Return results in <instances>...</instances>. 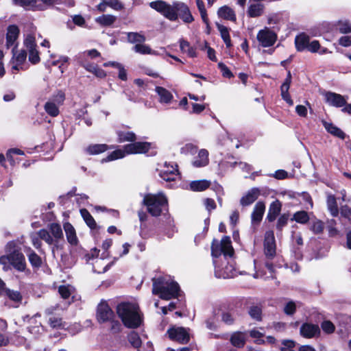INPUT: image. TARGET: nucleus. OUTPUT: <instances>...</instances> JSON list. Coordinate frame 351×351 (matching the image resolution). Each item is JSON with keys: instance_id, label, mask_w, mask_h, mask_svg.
<instances>
[{"instance_id": "nucleus-49", "label": "nucleus", "mask_w": 351, "mask_h": 351, "mask_svg": "<svg viewBox=\"0 0 351 351\" xmlns=\"http://www.w3.org/2000/svg\"><path fill=\"white\" fill-rule=\"evenodd\" d=\"M249 315L252 319L256 321H261L262 317V310L257 306H251L249 310Z\"/></svg>"}, {"instance_id": "nucleus-61", "label": "nucleus", "mask_w": 351, "mask_h": 351, "mask_svg": "<svg viewBox=\"0 0 351 351\" xmlns=\"http://www.w3.org/2000/svg\"><path fill=\"white\" fill-rule=\"evenodd\" d=\"M0 265H3V269L5 271L8 270L10 265V254L6 256H1L0 257Z\"/></svg>"}, {"instance_id": "nucleus-8", "label": "nucleus", "mask_w": 351, "mask_h": 351, "mask_svg": "<svg viewBox=\"0 0 351 351\" xmlns=\"http://www.w3.org/2000/svg\"><path fill=\"white\" fill-rule=\"evenodd\" d=\"M169 337L180 343H187L190 340L189 331L182 327H173L167 330Z\"/></svg>"}, {"instance_id": "nucleus-41", "label": "nucleus", "mask_w": 351, "mask_h": 351, "mask_svg": "<svg viewBox=\"0 0 351 351\" xmlns=\"http://www.w3.org/2000/svg\"><path fill=\"white\" fill-rule=\"evenodd\" d=\"M107 149L108 146L106 144L91 145L86 148L87 152L92 155L103 153Z\"/></svg>"}, {"instance_id": "nucleus-30", "label": "nucleus", "mask_w": 351, "mask_h": 351, "mask_svg": "<svg viewBox=\"0 0 351 351\" xmlns=\"http://www.w3.org/2000/svg\"><path fill=\"white\" fill-rule=\"evenodd\" d=\"M326 203L328 209L331 215L333 217H337L339 214V208L335 197L333 195L328 194L327 195Z\"/></svg>"}, {"instance_id": "nucleus-16", "label": "nucleus", "mask_w": 351, "mask_h": 351, "mask_svg": "<svg viewBox=\"0 0 351 351\" xmlns=\"http://www.w3.org/2000/svg\"><path fill=\"white\" fill-rule=\"evenodd\" d=\"M326 101L330 106L342 107L346 104L344 97L335 93L328 92L324 95Z\"/></svg>"}, {"instance_id": "nucleus-32", "label": "nucleus", "mask_w": 351, "mask_h": 351, "mask_svg": "<svg viewBox=\"0 0 351 351\" xmlns=\"http://www.w3.org/2000/svg\"><path fill=\"white\" fill-rule=\"evenodd\" d=\"M0 295L7 296L9 299L14 302H21L22 300V295L19 291L10 289H5V287H3V291L1 293H0Z\"/></svg>"}, {"instance_id": "nucleus-33", "label": "nucleus", "mask_w": 351, "mask_h": 351, "mask_svg": "<svg viewBox=\"0 0 351 351\" xmlns=\"http://www.w3.org/2000/svg\"><path fill=\"white\" fill-rule=\"evenodd\" d=\"M210 182L206 180L193 181L190 184V188L193 191H202L210 186Z\"/></svg>"}, {"instance_id": "nucleus-29", "label": "nucleus", "mask_w": 351, "mask_h": 351, "mask_svg": "<svg viewBox=\"0 0 351 351\" xmlns=\"http://www.w3.org/2000/svg\"><path fill=\"white\" fill-rule=\"evenodd\" d=\"M216 26L220 32L221 37L225 43L226 47H230L232 46V43L229 33L230 29L223 25L219 24V23H216Z\"/></svg>"}, {"instance_id": "nucleus-15", "label": "nucleus", "mask_w": 351, "mask_h": 351, "mask_svg": "<svg viewBox=\"0 0 351 351\" xmlns=\"http://www.w3.org/2000/svg\"><path fill=\"white\" fill-rule=\"evenodd\" d=\"M261 191L258 188H252L249 190L240 199V204L243 206H247L254 203L259 197Z\"/></svg>"}, {"instance_id": "nucleus-48", "label": "nucleus", "mask_w": 351, "mask_h": 351, "mask_svg": "<svg viewBox=\"0 0 351 351\" xmlns=\"http://www.w3.org/2000/svg\"><path fill=\"white\" fill-rule=\"evenodd\" d=\"M324 223L319 219H315L312 221L310 229L315 234L322 233L324 230Z\"/></svg>"}, {"instance_id": "nucleus-27", "label": "nucleus", "mask_w": 351, "mask_h": 351, "mask_svg": "<svg viewBox=\"0 0 351 351\" xmlns=\"http://www.w3.org/2000/svg\"><path fill=\"white\" fill-rule=\"evenodd\" d=\"M160 99V103L169 104L173 99L172 94L166 88L161 86H156L155 89Z\"/></svg>"}, {"instance_id": "nucleus-4", "label": "nucleus", "mask_w": 351, "mask_h": 351, "mask_svg": "<svg viewBox=\"0 0 351 351\" xmlns=\"http://www.w3.org/2000/svg\"><path fill=\"white\" fill-rule=\"evenodd\" d=\"M143 203L147 206L148 212L152 216H159L163 208L167 204L165 196L161 193L147 194L144 197Z\"/></svg>"}, {"instance_id": "nucleus-23", "label": "nucleus", "mask_w": 351, "mask_h": 351, "mask_svg": "<svg viewBox=\"0 0 351 351\" xmlns=\"http://www.w3.org/2000/svg\"><path fill=\"white\" fill-rule=\"evenodd\" d=\"M19 34V29L16 25H10L7 29L6 46L8 48L12 46L17 40Z\"/></svg>"}, {"instance_id": "nucleus-9", "label": "nucleus", "mask_w": 351, "mask_h": 351, "mask_svg": "<svg viewBox=\"0 0 351 351\" xmlns=\"http://www.w3.org/2000/svg\"><path fill=\"white\" fill-rule=\"evenodd\" d=\"M24 45L29 52V60L33 64L39 62V53L36 49L34 36L28 35L24 40Z\"/></svg>"}, {"instance_id": "nucleus-7", "label": "nucleus", "mask_w": 351, "mask_h": 351, "mask_svg": "<svg viewBox=\"0 0 351 351\" xmlns=\"http://www.w3.org/2000/svg\"><path fill=\"white\" fill-rule=\"evenodd\" d=\"M256 38L262 47H269L276 43L277 35L274 32L265 27L258 32Z\"/></svg>"}, {"instance_id": "nucleus-5", "label": "nucleus", "mask_w": 351, "mask_h": 351, "mask_svg": "<svg viewBox=\"0 0 351 351\" xmlns=\"http://www.w3.org/2000/svg\"><path fill=\"white\" fill-rule=\"evenodd\" d=\"M177 3L178 2H174L171 5L165 1L157 0L150 2L149 6L167 19L175 21L178 19Z\"/></svg>"}, {"instance_id": "nucleus-46", "label": "nucleus", "mask_w": 351, "mask_h": 351, "mask_svg": "<svg viewBox=\"0 0 351 351\" xmlns=\"http://www.w3.org/2000/svg\"><path fill=\"white\" fill-rule=\"evenodd\" d=\"M126 154H128L125 152V146L123 149H117L112 152L110 154H109L105 159L103 160L105 162L111 161L119 158H123Z\"/></svg>"}, {"instance_id": "nucleus-13", "label": "nucleus", "mask_w": 351, "mask_h": 351, "mask_svg": "<svg viewBox=\"0 0 351 351\" xmlns=\"http://www.w3.org/2000/svg\"><path fill=\"white\" fill-rule=\"evenodd\" d=\"M150 143L147 142H136L125 145L128 154H145L150 149Z\"/></svg>"}, {"instance_id": "nucleus-17", "label": "nucleus", "mask_w": 351, "mask_h": 351, "mask_svg": "<svg viewBox=\"0 0 351 351\" xmlns=\"http://www.w3.org/2000/svg\"><path fill=\"white\" fill-rule=\"evenodd\" d=\"M176 13L178 17L180 16L184 23H190L194 20L189 7L184 3L178 2Z\"/></svg>"}, {"instance_id": "nucleus-39", "label": "nucleus", "mask_w": 351, "mask_h": 351, "mask_svg": "<svg viewBox=\"0 0 351 351\" xmlns=\"http://www.w3.org/2000/svg\"><path fill=\"white\" fill-rule=\"evenodd\" d=\"M80 214L89 228L91 229L96 228L97 224L95 219L86 209H81Z\"/></svg>"}, {"instance_id": "nucleus-26", "label": "nucleus", "mask_w": 351, "mask_h": 351, "mask_svg": "<svg viewBox=\"0 0 351 351\" xmlns=\"http://www.w3.org/2000/svg\"><path fill=\"white\" fill-rule=\"evenodd\" d=\"M49 233L51 234V237H53L54 242L57 245L58 241L60 239H63V232L62 228L60 224L56 223H51L49 226Z\"/></svg>"}, {"instance_id": "nucleus-34", "label": "nucleus", "mask_w": 351, "mask_h": 351, "mask_svg": "<svg viewBox=\"0 0 351 351\" xmlns=\"http://www.w3.org/2000/svg\"><path fill=\"white\" fill-rule=\"evenodd\" d=\"M117 19L115 16L111 14H104L95 19V21L101 26H110Z\"/></svg>"}, {"instance_id": "nucleus-43", "label": "nucleus", "mask_w": 351, "mask_h": 351, "mask_svg": "<svg viewBox=\"0 0 351 351\" xmlns=\"http://www.w3.org/2000/svg\"><path fill=\"white\" fill-rule=\"evenodd\" d=\"M291 220L295 221L299 223L304 224L308 221L309 216L304 210L298 211L293 214Z\"/></svg>"}, {"instance_id": "nucleus-56", "label": "nucleus", "mask_w": 351, "mask_h": 351, "mask_svg": "<svg viewBox=\"0 0 351 351\" xmlns=\"http://www.w3.org/2000/svg\"><path fill=\"white\" fill-rule=\"evenodd\" d=\"M58 292L64 299H67L71 295V287L69 286L62 285L58 288Z\"/></svg>"}, {"instance_id": "nucleus-40", "label": "nucleus", "mask_w": 351, "mask_h": 351, "mask_svg": "<svg viewBox=\"0 0 351 351\" xmlns=\"http://www.w3.org/2000/svg\"><path fill=\"white\" fill-rule=\"evenodd\" d=\"M324 127L326 129V130L330 132V134H333L334 136H336L340 138L343 139L345 137V134L343 131H341L339 128L336 127L332 123H329L327 122L324 123Z\"/></svg>"}, {"instance_id": "nucleus-53", "label": "nucleus", "mask_w": 351, "mask_h": 351, "mask_svg": "<svg viewBox=\"0 0 351 351\" xmlns=\"http://www.w3.org/2000/svg\"><path fill=\"white\" fill-rule=\"evenodd\" d=\"M337 28L342 34H347L351 32V25L347 21H339Z\"/></svg>"}, {"instance_id": "nucleus-19", "label": "nucleus", "mask_w": 351, "mask_h": 351, "mask_svg": "<svg viewBox=\"0 0 351 351\" xmlns=\"http://www.w3.org/2000/svg\"><path fill=\"white\" fill-rule=\"evenodd\" d=\"M208 152L205 149H202L198 152L197 156H196L193 162L192 165L195 167H206L209 163Z\"/></svg>"}, {"instance_id": "nucleus-24", "label": "nucleus", "mask_w": 351, "mask_h": 351, "mask_svg": "<svg viewBox=\"0 0 351 351\" xmlns=\"http://www.w3.org/2000/svg\"><path fill=\"white\" fill-rule=\"evenodd\" d=\"M282 204L279 200L274 201L269 206L267 219L269 221H274L280 214Z\"/></svg>"}, {"instance_id": "nucleus-22", "label": "nucleus", "mask_w": 351, "mask_h": 351, "mask_svg": "<svg viewBox=\"0 0 351 351\" xmlns=\"http://www.w3.org/2000/svg\"><path fill=\"white\" fill-rule=\"evenodd\" d=\"M265 210V205L263 202H258L254 207L252 213V223H260L263 219V214Z\"/></svg>"}, {"instance_id": "nucleus-45", "label": "nucleus", "mask_w": 351, "mask_h": 351, "mask_svg": "<svg viewBox=\"0 0 351 351\" xmlns=\"http://www.w3.org/2000/svg\"><path fill=\"white\" fill-rule=\"evenodd\" d=\"M37 234L40 239L45 241L48 245H56L53 237L48 230L45 229H41L37 232Z\"/></svg>"}, {"instance_id": "nucleus-25", "label": "nucleus", "mask_w": 351, "mask_h": 351, "mask_svg": "<svg viewBox=\"0 0 351 351\" xmlns=\"http://www.w3.org/2000/svg\"><path fill=\"white\" fill-rule=\"evenodd\" d=\"M219 17L231 21H236V14L234 11L228 5H223L219 8L217 11Z\"/></svg>"}, {"instance_id": "nucleus-44", "label": "nucleus", "mask_w": 351, "mask_h": 351, "mask_svg": "<svg viewBox=\"0 0 351 351\" xmlns=\"http://www.w3.org/2000/svg\"><path fill=\"white\" fill-rule=\"evenodd\" d=\"M128 340L130 343L135 348H139L141 346L142 341L136 332L132 331L129 333Z\"/></svg>"}, {"instance_id": "nucleus-55", "label": "nucleus", "mask_w": 351, "mask_h": 351, "mask_svg": "<svg viewBox=\"0 0 351 351\" xmlns=\"http://www.w3.org/2000/svg\"><path fill=\"white\" fill-rule=\"evenodd\" d=\"M296 310V304L293 301L288 302L284 307V312L285 314L292 315L295 313Z\"/></svg>"}, {"instance_id": "nucleus-37", "label": "nucleus", "mask_w": 351, "mask_h": 351, "mask_svg": "<svg viewBox=\"0 0 351 351\" xmlns=\"http://www.w3.org/2000/svg\"><path fill=\"white\" fill-rule=\"evenodd\" d=\"M128 41L131 43H143L145 41V36L139 32L127 33Z\"/></svg>"}, {"instance_id": "nucleus-59", "label": "nucleus", "mask_w": 351, "mask_h": 351, "mask_svg": "<svg viewBox=\"0 0 351 351\" xmlns=\"http://www.w3.org/2000/svg\"><path fill=\"white\" fill-rule=\"evenodd\" d=\"M105 3L115 10H119L123 8L121 3L119 0H105Z\"/></svg>"}, {"instance_id": "nucleus-38", "label": "nucleus", "mask_w": 351, "mask_h": 351, "mask_svg": "<svg viewBox=\"0 0 351 351\" xmlns=\"http://www.w3.org/2000/svg\"><path fill=\"white\" fill-rule=\"evenodd\" d=\"M119 137V142L123 143L126 141L133 142L136 140V135L132 132L129 131H119L117 132Z\"/></svg>"}, {"instance_id": "nucleus-36", "label": "nucleus", "mask_w": 351, "mask_h": 351, "mask_svg": "<svg viewBox=\"0 0 351 351\" xmlns=\"http://www.w3.org/2000/svg\"><path fill=\"white\" fill-rule=\"evenodd\" d=\"M133 50L138 53L141 54H152L158 55V53L152 50L148 45H144L143 43L136 44L133 47Z\"/></svg>"}, {"instance_id": "nucleus-28", "label": "nucleus", "mask_w": 351, "mask_h": 351, "mask_svg": "<svg viewBox=\"0 0 351 351\" xmlns=\"http://www.w3.org/2000/svg\"><path fill=\"white\" fill-rule=\"evenodd\" d=\"M309 37L305 34H301L295 37V47L298 51H303L307 49L309 44Z\"/></svg>"}, {"instance_id": "nucleus-60", "label": "nucleus", "mask_w": 351, "mask_h": 351, "mask_svg": "<svg viewBox=\"0 0 351 351\" xmlns=\"http://www.w3.org/2000/svg\"><path fill=\"white\" fill-rule=\"evenodd\" d=\"M218 66L222 72V75L223 77L230 78L233 76L232 72L229 70V69L222 62H219L218 64Z\"/></svg>"}, {"instance_id": "nucleus-14", "label": "nucleus", "mask_w": 351, "mask_h": 351, "mask_svg": "<svg viewBox=\"0 0 351 351\" xmlns=\"http://www.w3.org/2000/svg\"><path fill=\"white\" fill-rule=\"evenodd\" d=\"M300 335L305 338H313L319 334L320 330L317 325L305 323L300 327Z\"/></svg>"}, {"instance_id": "nucleus-20", "label": "nucleus", "mask_w": 351, "mask_h": 351, "mask_svg": "<svg viewBox=\"0 0 351 351\" xmlns=\"http://www.w3.org/2000/svg\"><path fill=\"white\" fill-rule=\"evenodd\" d=\"M15 5L22 6L27 10H44V5L38 3V0H12Z\"/></svg>"}, {"instance_id": "nucleus-3", "label": "nucleus", "mask_w": 351, "mask_h": 351, "mask_svg": "<svg viewBox=\"0 0 351 351\" xmlns=\"http://www.w3.org/2000/svg\"><path fill=\"white\" fill-rule=\"evenodd\" d=\"M152 293L162 300H169L180 295L179 285L170 277L154 278Z\"/></svg>"}, {"instance_id": "nucleus-42", "label": "nucleus", "mask_w": 351, "mask_h": 351, "mask_svg": "<svg viewBox=\"0 0 351 351\" xmlns=\"http://www.w3.org/2000/svg\"><path fill=\"white\" fill-rule=\"evenodd\" d=\"M45 110L51 117H56L59 114L58 105L51 101H48L45 104Z\"/></svg>"}, {"instance_id": "nucleus-21", "label": "nucleus", "mask_w": 351, "mask_h": 351, "mask_svg": "<svg viewBox=\"0 0 351 351\" xmlns=\"http://www.w3.org/2000/svg\"><path fill=\"white\" fill-rule=\"evenodd\" d=\"M63 228L67 241L72 245H77L78 243V239L74 227L70 223L66 222L64 223Z\"/></svg>"}, {"instance_id": "nucleus-47", "label": "nucleus", "mask_w": 351, "mask_h": 351, "mask_svg": "<svg viewBox=\"0 0 351 351\" xmlns=\"http://www.w3.org/2000/svg\"><path fill=\"white\" fill-rule=\"evenodd\" d=\"M306 49L312 53L317 52L320 54H324L327 52V49L321 48V46L317 40H313L311 43H309Z\"/></svg>"}, {"instance_id": "nucleus-52", "label": "nucleus", "mask_w": 351, "mask_h": 351, "mask_svg": "<svg viewBox=\"0 0 351 351\" xmlns=\"http://www.w3.org/2000/svg\"><path fill=\"white\" fill-rule=\"evenodd\" d=\"M295 346V342L292 340H283L282 341V347L280 348L281 351H295L293 350Z\"/></svg>"}, {"instance_id": "nucleus-50", "label": "nucleus", "mask_w": 351, "mask_h": 351, "mask_svg": "<svg viewBox=\"0 0 351 351\" xmlns=\"http://www.w3.org/2000/svg\"><path fill=\"white\" fill-rule=\"evenodd\" d=\"M289 218V215L284 213L281 215L278 219L276 223V228L278 230L281 231L282 228L287 224Z\"/></svg>"}, {"instance_id": "nucleus-31", "label": "nucleus", "mask_w": 351, "mask_h": 351, "mask_svg": "<svg viewBox=\"0 0 351 351\" xmlns=\"http://www.w3.org/2000/svg\"><path fill=\"white\" fill-rule=\"evenodd\" d=\"M264 11V5L261 3H254L250 5L247 10L249 16L255 18L263 14Z\"/></svg>"}, {"instance_id": "nucleus-18", "label": "nucleus", "mask_w": 351, "mask_h": 351, "mask_svg": "<svg viewBox=\"0 0 351 351\" xmlns=\"http://www.w3.org/2000/svg\"><path fill=\"white\" fill-rule=\"evenodd\" d=\"M13 53V66H12V70H19L22 69V64L25 61L27 57V53L25 50H15L12 49Z\"/></svg>"}, {"instance_id": "nucleus-10", "label": "nucleus", "mask_w": 351, "mask_h": 351, "mask_svg": "<svg viewBox=\"0 0 351 351\" xmlns=\"http://www.w3.org/2000/svg\"><path fill=\"white\" fill-rule=\"evenodd\" d=\"M114 313L106 302H101L97 306V318L99 322L111 321L114 318Z\"/></svg>"}, {"instance_id": "nucleus-57", "label": "nucleus", "mask_w": 351, "mask_h": 351, "mask_svg": "<svg viewBox=\"0 0 351 351\" xmlns=\"http://www.w3.org/2000/svg\"><path fill=\"white\" fill-rule=\"evenodd\" d=\"M321 326L324 332L328 334L332 333L335 329L334 324L330 321L323 322Z\"/></svg>"}, {"instance_id": "nucleus-1", "label": "nucleus", "mask_w": 351, "mask_h": 351, "mask_svg": "<svg viewBox=\"0 0 351 351\" xmlns=\"http://www.w3.org/2000/svg\"><path fill=\"white\" fill-rule=\"evenodd\" d=\"M234 254L230 238L223 237L221 241L214 239L211 245V254L215 265V275L217 278H230L237 276L234 266L229 264L227 256Z\"/></svg>"}, {"instance_id": "nucleus-2", "label": "nucleus", "mask_w": 351, "mask_h": 351, "mask_svg": "<svg viewBox=\"0 0 351 351\" xmlns=\"http://www.w3.org/2000/svg\"><path fill=\"white\" fill-rule=\"evenodd\" d=\"M117 312L124 326L129 328L139 327L143 322V315L136 304L123 302L117 308Z\"/></svg>"}, {"instance_id": "nucleus-11", "label": "nucleus", "mask_w": 351, "mask_h": 351, "mask_svg": "<svg viewBox=\"0 0 351 351\" xmlns=\"http://www.w3.org/2000/svg\"><path fill=\"white\" fill-rule=\"evenodd\" d=\"M160 176L165 181L175 180L178 178L177 166L165 162L163 168L160 171Z\"/></svg>"}, {"instance_id": "nucleus-51", "label": "nucleus", "mask_w": 351, "mask_h": 351, "mask_svg": "<svg viewBox=\"0 0 351 351\" xmlns=\"http://www.w3.org/2000/svg\"><path fill=\"white\" fill-rule=\"evenodd\" d=\"M28 258L33 267H39L41 265V258L35 252H31L28 255Z\"/></svg>"}, {"instance_id": "nucleus-35", "label": "nucleus", "mask_w": 351, "mask_h": 351, "mask_svg": "<svg viewBox=\"0 0 351 351\" xmlns=\"http://www.w3.org/2000/svg\"><path fill=\"white\" fill-rule=\"evenodd\" d=\"M230 342L234 346L241 348L244 346L245 342V336L241 332H234L230 337Z\"/></svg>"}, {"instance_id": "nucleus-58", "label": "nucleus", "mask_w": 351, "mask_h": 351, "mask_svg": "<svg viewBox=\"0 0 351 351\" xmlns=\"http://www.w3.org/2000/svg\"><path fill=\"white\" fill-rule=\"evenodd\" d=\"M291 81V75L290 72H289L288 75H287V77L286 78L285 82L282 84L281 88H280L281 95L289 93Z\"/></svg>"}, {"instance_id": "nucleus-12", "label": "nucleus", "mask_w": 351, "mask_h": 351, "mask_svg": "<svg viewBox=\"0 0 351 351\" xmlns=\"http://www.w3.org/2000/svg\"><path fill=\"white\" fill-rule=\"evenodd\" d=\"M10 254V265L19 271H23L26 268L25 258L23 254L18 250H14Z\"/></svg>"}, {"instance_id": "nucleus-63", "label": "nucleus", "mask_w": 351, "mask_h": 351, "mask_svg": "<svg viewBox=\"0 0 351 351\" xmlns=\"http://www.w3.org/2000/svg\"><path fill=\"white\" fill-rule=\"evenodd\" d=\"M80 64L82 66H83L87 71L93 73L96 67L97 66L96 64L93 63L86 62L85 61L81 60L80 61Z\"/></svg>"}, {"instance_id": "nucleus-6", "label": "nucleus", "mask_w": 351, "mask_h": 351, "mask_svg": "<svg viewBox=\"0 0 351 351\" xmlns=\"http://www.w3.org/2000/svg\"><path fill=\"white\" fill-rule=\"evenodd\" d=\"M276 241L274 233L272 230L265 232L264 239V253L269 260L273 259L276 256Z\"/></svg>"}, {"instance_id": "nucleus-62", "label": "nucleus", "mask_w": 351, "mask_h": 351, "mask_svg": "<svg viewBox=\"0 0 351 351\" xmlns=\"http://www.w3.org/2000/svg\"><path fill=\"white\" fill-rule=\"evenodd\" d=\"M86 55L90 56L91 58H94L99 57L100 56V53L96 49H91L84 51L82 53L80 54V58L82 59L85 57Z\"/></svg>"}, {"instance_id": "nucleus-64", "label": "nucleus", "mask_w": 351, "mask_h": 351, "mask_svg": "<svg viewBox=\"0 0 351 351\" xmlns=\"http://www.w3.org/2000/svg\"><path fill=\"white\" fill-rule=\"evenodd\" d=\"M64 94L62 91H59L56 95L53 96V100L57 105L60 106L62 104L64 100Z\"/></svg>"}, {"instance_id": "nucleus-54", "label": "nucleus", "mask_w": 351, "mask_h": 351, "mask_svg": "<svg viewBox=\"0 0 351 351\" xmlns=\"http://www.w3.org/2000/svg\"><path fill=\"white\" fill-rule=\"evenodd\" d=\"M49 325L53 328H60L64 326V324L60 317H51L49 320Z\"/></svg>"}]
</instances>
